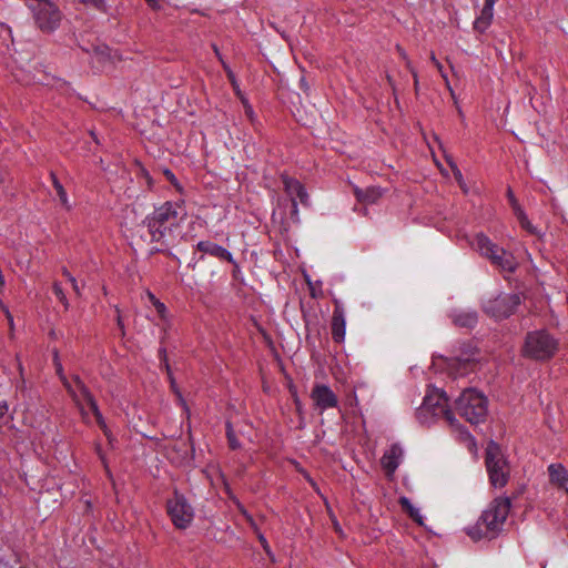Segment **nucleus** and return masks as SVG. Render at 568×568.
I'll use <instances>...</instances> for the list:
<instances>
[{
  "mask_svg": "<svg viewBox=\"0 0 568 568\" xmlns=\"http://www.w3.org/2000/svg\"><path fill=\"white\" fill-rule=\"evenodd\" d=\"M511 508L509 497H497L483 511L476 524L467 527L466 534L475 541L491 540L499 536Z\"/></svg>",
  "mask_w": 568,
  "mask_h": 568,
  "instance_id": "obj_1",
  "label": "nucleus"
},
{
  "mask_svg": "<svg viewBox=\"0 0 568 568\" xmlns=\"http://www.w3.org/2000/svg\"><path fill=\"white\" fill-rule=\"evenodd\" d=\"M558 349L557 341L544 329L529 332L526 335L521 353L535 361L550 359Z\"/></svg>",
  "mask_w": 568,
  "mask_h": 568,
  "instance_id": "obj_2",
  "label": "nucleus"
},
{
  "mask_svg": "<svg viewBox=\"0 0 568 568\" xmlns=\"http://www.w3.org/2000/svg\"><path fill=\"white\" fill-rule=\"evenodd\" d=\"M457 413L470 424L484 422L487 415V399L475 389H465L455 402Z\"/></svg>",
  "mask_w": 568,
  "mask_h": 568,
  "instance_id": "obj_3",
  "label": "nucleus"
},
{
  "mask_svg": "<svg viewBox=\"0 0 568 568\" xmlns=\"http://www.w3.org/2000/svg\"><path fill=\"white\" fill-rule=\"evenodd\" d=\"M475 245L480 255L488 258L499 270L509 273L516 270L517 263L514 255L493 243L485 234L479 233L476 235Z\"/></svg>",
  "mask_w": 568,
  "mask_h": 568,
  "instance_id": "obj_4",
  "label": "nucleus"
},
{
  "mask_svg": "<svg viewBox=\"0 0 568 568\" xmlns=\"http://www.w3.org/2000/svg\"><path fill=\"white\" fill-rule=\"evenodd\" d=\"M486 466L494 487H504L509 479V466L501 455L500 447L490 442L486 448Z\"/></svg>",
  "mask_w": 568,
  "mask_h": 568,
  "instance_id": "obj_5",
  "label": "nucleus"
},
{
  "mask_svg": "<svg viewBox=\"0 0 568 568\" xmlns=\"http://www.w3.org/2000/svg\"><path fill=\"white\" fill-rule=\"evenodd\" d=\"M166 511L178 529H186L194 517L193 508L178 490H174L173 497L168 499Z\"/></svg>",
  "mask_w": 568,
  "mask_h": 568,
  "instance_id": "obj_6",
  "label": "nucleus"
},
{
  "mask_svg": "<svg viewBox=\"0 0 568 568\" xmlns=\"http://www.w3.org/2000/svg\"><path fill=\"white\" fill-rule=\"evenodd\" d=\"M178 219V211L175 205L171 202H165L158 207L152 216L148 217V227L151 241L159 242L164 237V231H155V224H164L166 226L174 225Z\"/></svg>",
  "mask_w": 568,
  "mask_h": 568,
  "instance_id": "obj_7",
  "label": "nucleus"
},
{
  "mask_svg": "<svg viewBox=\"0 0 568 568\" xmlns=\"http://www.w3.org/2000/svg\"><path fill=\"white\" fill-rule=\"evenodd\" d=\"M520 304L518 294H498L485 305V312L497 320L509 317Z\"/></svg>",
  "mask_w": 568,
  "mask_h": 568,
  "instance_id": "obj_8",
  "label": "nucleus"
},
{
  "mask_svg": "<svg viewBox=\"0 0 568 568\" xmlns=\"http://www.w3.org/2000/svg\"><path fill=\"white\" fill-rule=\"evenodd\" d=\"M425 413H429L436 417H444L449 423L454 420V415L448 408V398L440 389H433L425 396L423 405L419 408V414Z\"/></svg>",
  "mask_w": 568,
  "mask_h": 568,
  "instance_id": "obj_9",
  "label": "nucleus"
},
{
  "mask_svg": "<svg viewBox=\"0 0 568 568\" xmlns=\"http://www.w3.org/2000/svg\"><path fill=\"white\" fill-rule=\"evenodd\" d=\"M36 23L43 32H52L61 21V13L57 6L48 0H40L33 7Z\"/></svg>",
  "mask_w": 568,
  "mask_h": 568,
  "instance_id": "obj_10",
  "label": "nucleus"
},
{
  "mask_svg": "<svg viewBox=\"0 0 568 568\" xmlns=\"http://www.w3.org/2000/svg\"><path fill=\"white\" fill-rule=\"evenodd\" d=\"M311 398L321 410L334 408L338 404L337 396L326 385H315Z\"/></svg>",
  "mask_w": 568,
  "mask_h": 568,
  "instance_id": "obj_11",
  "label": "nucleus"
},
{
  "mask_svg": "<svg viewBox=\"0 0 568 568\" xmlns=\"http://www.w3.org/2000/svg\"><path fill=\"white\" fill-rule=\"evenodd\" d=\"M403 457V449L398 444H393L382 456L381 465L387 478L392 479L399 460Z\"/></svg>",
  "mask_w": 568,
  "mask_h": 568,
  "instance_id": "obj_12",
  "label": "nucleus"
},
{
  "mask_svg": "<svg viewBox=\"0 0 568 568\" xmlns=\"http://www.w3.org/2000/svg\"><path fill=\"white\" fill-rule=\"evenodd\" d=\"M345 316L338 301H335V308L332 316L331 331L334 342L342 343L345 338Z\"/></svg>",
  "mask_w": 568,
  "mask_h": 568,
  "instance_id": "obj_13",
  "label": "nucleus"
},
{
  "mask_svg": "<svg viewBox=\"0 0 568 568\" xmlns=\"http://www.w3.org/2000/svg\"><path fill=\"white\" fill-rule=\"evenodd\" d=\"M53 364H54L55 372H57L60 381L62 382V384L65 387V389L69 393V395L74 400L75 405L79 407V409H80V412L82 414V417L84 419H87L88 418V414L84 412V408L81 405V402H80V398H79L77 392L73 389L71 383L68 381L67 376L63 373V367H62V364L60 362L59 353H58L57 349L53 352Z\"/></svg>",
  "mask_w": 568,
  "mask_h": 568,
  "instance_id": "obj_14",
  "label": "nucleus"
},
{
  "mask_svg": "<svg viewBox=\"0 0 568 568\" xmlns=\"http://www.w3.org/2000/svg\"><path fill=\"white\" fill-rule=\"evenodd\" d=\"M497 0H485L480 16L474 22V29L479 33H484L491 24L494 18V6Z\"/></svg>",
  "mask_w": 568,
  "mask_h": 568,
  "instance_id": "obj_15",
  "label": "nucleus"
},
{
  "mask_svg": "<svg viewBox=\"0 0 568 568\" xmlns=\"http://www.w3.org/2000/svg\"><path fill=\"white\" fill-rule=\"evenodd\" d=\"M354 194L358 202L365 204H374L384 195V190L379 186H368L366 189H361L358 186H354Z\"/></svg>",
  "mask_w": 568,
  "mask_h": 568,
  "instance_id": "obj_16",
  "label": "nucleus"
},
{
  "mask_svg": "<svg viewBox=\"0 0 568 568\" xmlns=\"http://www.w3.org/2000/svg\"><path fill=\"white\" fill-rule=\"evenodd\" d=\"M196 247L200 252L209 253L212 256L219 257L221 260H225L229 263L236 265V263L234 262V260L232 257V254L227 250H225L224 247H222L217 244L202 241V242L197 243Z\"/></svg>",
  "mask_w": 568,
  "mask_h": 568,
  "instance_id": "obj_17",
  "label": "nucleus"
},
{
  "mask_svg": "<svg viewBox=\"0 0 568 568\" xmlns=\"http://www.w3.org/2000/svg\"><path fill=\"white\" fill-rule=\"evenodd\" d=\"M283 183H284V186H285V191L291 195H295L296 197H298L300 202L304 205L307 204L308 202V194L305 190V187L303 186V184L297 181L296 179H292V178H287V176H284L283 178Z\"/></svg>",
  "mask_w": 568,
  "mask_h": 568,
  "instance_id": "obj_18",
  "label": "nucleus"
},
{
  "mask_svg": "<svg viewBox=\"0 0 568 568\" xmlns=\"http://www.w3.org/2000/svg\"><path fill=\"white\" fill-rule=\"evenodd\" d=\"M550 484L565 488L568 481V470L561 464H550L548 466Z\"/></svg>",
  "mask_w": 568,
  "mask_h": 568,
  "instance_id": "obj_19",
  "label": "nucleus"
},
{
  "mask_svg": "<svg viewBox=\"0 0 568 568\" xmlns=\"http://www.w3.org/2000/svg\"><path fill=\"white\" fill-rule=\"evenodd\" d=\"M452 321L457 327L473 328L478 322V315L476 312H459L452 315Z\"/></svg>",
  "mask_w": 568,
  "mask_h": 568,
  "instance_id": "obj_20",
  "label": "nucleus"
},
{
  "mask_svg": "<svg viewBox=\"0 0 568 568\" xmlns=\"http://www.w3.org/2000/svg\"><path fill=\"white\" fill-rule=\"evenodd\" d=\"M168 457L176 464H182L189 457V446L184 440L175 442L168 450Z\"/></svg>",
  "mask_w": 568,
  "mask_h": 568,
  "instance_id": "obj_21",
  "label": "nucleus"
},
{
  "mask_svg": "<svg viewBox=\"0 0 568 568\" xmlns=\"http://www.w3.org/2000/svg\"><path fill=\"white\" fill-rule=\"evenodd\" d=\"M399 505L402 506L403 510L408 514V516L419 526H423V517L419 514V510L415 508L408 498L400 497L398 500Z\"/></svg>",
  "mask_w": 568,
  "mask_h": 568,
  "instance_id": "obj_22",
  "label": "nucleus"
},
{
  "mask_svg": "<svg viewBox=\"0 0 568 568\" xmlns=\"http://www.w3.org/2000/svg\"><path fill=\"white\" fill-rule=\"evenodd\" d=\"M224 487H225V491L226 494L229 495V497L235 503L237 509L240 510V513L245 517L246 521L250 524V526L252 527V529L254 530V532H258V527L257 525L255 524L253 517L246 511V509L244 508V506L239 501V499H236L234 496H232V493H231V489H230V486L226 481H224Z\"/></svg>",
  "mask_w": 568,
  "mask_h": 568,
  "instance_id": "obj_23",
  "label": "nucleus"
},
{
  "mask_svg": "<svg viewBox=\"0 0 568 568\" xmlns=\"http://www.w3.org/2000/svg\"><path fill=\"white\" fill-rule=\"evenodd\" d=\"M51 179H52V184H53L54 190L57 191V195L59 196L61 205L65 210L70 211L71 204L68 200V195H67V192H65L63 185L60 183V181L58 180V178L54 173H51Z\"/></svg>",
  "mask_w": 568,
  "mask_h": 568,
  "instance_id": "obj_24",
  "label": "nucleus"
},
{
  "mask_svg": "<svg viewBox=\"0 0 568 568\" xmlns=\"http://www.w3.org/2000/svg\"><path fill=\"white\" fill-rule=\"evenodd\" d=\"M165 369L168 372L171 389L176 395L179 403L184 407V409L189 410L186 402H185L184 397L182 396L180 388L178 387L176 381L171 372V367L168 362L165 363Z\"/></svg>",
  "mask_w": 568,
  "mask_h": 568,
  "instance_id": "obj_25",
  "label": "nucleus"
},
{
  "mask_svg": "<svg viewBox=\"0 0 568 568\" xmlns=\"http://www.w3.org/2000/svg\"><path fill=\"white\" fill-rule=\"evenodd\" d=\"M146 295H148L149 301L155 307L159 316L162 320H166V307H165V305L162 302H160L152 292L148 291Z\"/></svg>",
  "mask_w": 568,
  "mask_h": 568,
  "instance_id": "obj_26",
  "label": "nucleus"
},
{
  "mask_svg": "<svg viewBox=\"0 0 568 568\" xmlns=\"http://www.w3.org/2000/svg\"><path fill=\"white\" fill-rule=\"evenodd\" d=\"M448 164H449V166H450V169L453 171L454 178L457 181L458 185L460 186L463 193L467 194L469 190H468V186H467L466 182L464 181V178H463V174H462L460 170L452 161H448Z\"/></svg>",
  "mask_w": 568,
  "mask_h": 568,
  "instance_id": "obj_27",
  "label": "nucleus"
},
{
  "mask_svg": "<svg viewBox=\"0 0 568 568\" xmlns=\"http://www.w3.org/2000/svg\"><path fill=\"white\" fill-rule=\"evenodd\" d=\"M226 437H227L229 446L231 449L235 450L241 447V445L235 436L232 424L230 422L226 423Z\"/></svg>",
  "mask_w": 568,
  "mask_h": 568,
  "instance_id": "obj_28",
  "label": "nucleus"
},
{
  "mask_svg": "<svg viewBox=\"0 0 568 568\" xmlns=\"http://www.w3.org/2000/svg\"><path fill=\"white\" fill-rule=\"evenodd\" d=\"M515 215L518 219L523 229H525L530 234H535V227L529 222V220H528L527 215L525 214V212L523 211V209L520 211H518L517 213H515Z\"/></svg>",
  "mask_w": 568,
  "mask_h": 568,
  "instance_id": "obj_29",
  "label": "nucleus"
},
{
  "mask_svg": "<svg viewBox=\"0 0 568 568\" xmlns=\"http://www.w3.org/2000/svg\"><path fill=\"white\" fill-rule=\"evenodd\" d=\"M13 419L12 414L9 412V405L6 399L0 397V420L4 424L11 422Z\"/></svg>",
  "mask_w": 568,
  "mask_h": 568,
  "instance_id": "obj_30",
  "label": "nucleus"
},
{
  "mask_svg": "<svg viewBox=\"0 0 568 568\" xmlns=\"http://www.w3.org/2000/svg\"><path fill=\"white\" fill-rule=\"evenodd\" d=\"M72 381L83 399L92 394L79 375H74Z\"/></svg>",
  "mask_w": 568,
  "mask_h": 568,
  "instance_id": "obj_31",
  "label": "nucleus"
},
{
  "mask_svg": "<svg viewBox=\"0 0 568 568\" xmlns=\"http://www.w3.org/2000/svg\"><path fill=\"white\" fill-rule=\"evenodd\" d=\"M83 4H90L95 10L106 13L108 12V6L104 0H79Z\"/></svg>",
  "mask_w": 568,
  "mask_h": 568,
  "instance_id": "obj_32",
  "label": "nucleus"
},
{
  "mask_svg": "<svg viewBox=\"0 0 568 568\" xmlns=\"http://www.w3.org/2000/svg\"><path fill=\"white\" fill-rule=\"evenodd\" d=\"M430 61L434 63V65L436 67V69L440 72L443 79L446 81V84H447V88L449 89L450 93H452V97L455 98V94L449 85V82H448V79H447V75L444 73V70H443V64L436 59L435 57V53L432 52L430 53Z\"/></svg>",
  "mask_w": 568,
  "mask_h": 568,
  "instance_id": "obj_33",
  "label": "nucleus"
},
{
  "mask_svg": "<svg viewBox=\"0 0 568 568\" xmlns=\"http://www.w3.org/2000/svg\"><path fill=\"white\" fill-rule=\"evenodd\" d=\"M53 292H54L55 296L58 297V300L63 304L64 308L68 310L69 302H68V298L59 283L53 284Z\"/></svg>",
  "mask_w": 568,
  "mask_h": 568,
  "instance_id": "obj_34",
  "label": "nucleus"
},
{
  "mask_svg": "<svg viewBox=\"0 0 568 568\" xmlns=\"http://www.w3.org/2000/svg\"><path fill=\"white\" fill-rule=\"evenodd\" d=\"M163 174L171 182V184L175 187L176 191H179V192L183 191L182 185L179 183V181L176 180L175 175L173 174V172L171 170L164 169Z\"/></svg>",
  "mask_w": 568,
  "mask_h": 568,
  "instance_id": "obj_35",
  "label": "nucleus"
},
{
  "mask_svg": "<svg viewBox=\"0 0 568 568\" xmlns=\"http://www.w3.org/2000/svg\"><path fill=\"white\" fill-rule=\"evenodd\" d=\"M507 197L510 202L514 213H517L518 211L521 210V206L519 205L517 199L515 197V194H514L511 187L507 189Z\"/></svg>",
  "mask_w": 568,
  "mask_h": 568,
  "instance_id": "obj_36",
  "label": "nucleus"
},
{
  "mask_svg": "<svg viewBox=\"0 0 568 568\" xmlns=\"http://www.w3.org/2000/svg\"><path fill=\"white\" fill-rule=\"evenodd\" d=\"M84 400L87 402V404L89 405L91 412L93 413L94 416L101 414L100 409H99V406H98V403L94 398V396L91 394L89 397H85Z\"/></svg>",
  "mask_w": 568,
  "mask_h": 568,
  "instance_id": "obj_37",
  "label": "nucleus"
},
{
  "mask_svg": "<svg viewBox=\"0 0 568 568\" xmlns=\"http://www.w3.org/2000/svg\"><path fill=\"white\" fill-rule=\"evenodd\" d=\"M94 417H95V419H97L98 425H99V426H100V428L103 430L104 435H105L106 437H109V435H110V430H109V428H108V426H106V424H105V422H104V418H103L102 414H99V415H97V416H94Z\"/></svg>",
  "mask_w": 568,
  "mask_h": 568,
  "instance_id": "obj_38",
  "label": "nucleus"
},
{
  "mask_svg": "<svg viewBox=\"0 0 568 568\" xmlns=\"http://www.w3.org/2000/svg\"><path fill=\"white\" fill-rule=\"evenodd\" d=\"M407 69L409 70V72H410V73H412V75H413V79H414V88H415V91L417 92V91H418V75H417V71H416V69L412 65L410 60H407Z\"/></svg>",
  "mask_w": 568,
  "mask_h": 568,
  "instance_id": "obj_39",
  "label": "nucleus"
},
{
  "mask_svg": "<svg viewBox=\"0 0 568 568\" xmlns=\"http://www.w3.org/2000/svg\"><path fill=\"white\" fill-rule=\"evenodd\" d=\"M256 536H257V539L258 541L261 542L263 549L266 551V554H271V550H270V546H268V542L266 540V538L264 537V535L258 530V532H255Z\"/></svg>",
  "mask_w": 568,
  "mask_h": 568,
  "instance_id": "obj_40",
  "label": "nucleus"
},
{
  "mask_svg": "<svg viewBox=\"0 0 568 568\" xmlns=\"http://www.w3.org/2000/svg\"><path fill=\"white\" fill-rule=\"evenodd\" d=\"M115 311L118 313V316H116V324L121 331V336H124L125 335V328H124V324H123V321H122V317H121V314H120V308L119 307H115Z\"/></svg>",
  "mask_w": 568,
  "mask_h": 568,
  "instance_id": "obj_41",
  "label": "nucleus"
},
{
  "mask_svg": "<svg viewBox=\"0 0 568 568\" xmlns=\"http://www.w3.org/2000/svg\"><path fill=\"white\" fill-rule=\"evenodd\" d=\"M291 216L292 219L294 220H298V210H297V202L295 199H292V212H291Z\"/></svg>",
  "mask_w": 568,
  "mask_h": 568,
  "instance_id": "obj_42",
  "label": "nucleus"
},
{
  "mask_svg": "<svg viewBox=\"0 0 568 568\" xmlns=\"http://www.w3.org/2000/svg\"><path fill=\"white\" fill-rule=\"evenodd\" d=\"M16 359H17V367H18V371H19V376L20 377H24V368H23V365L21 363L19 354L16 355Z\"/></svg>",
  "mask_w": 568,
  "mask_h": 568,
  "instance_id": "obj_43",
  "label": "nucleus"
},
{
  "mask_svg": "<svg viewBox=\"0 0 568 568\" xmlns=\"http://www.w3.org/2000/svg\"><path fill=\"white\" fill-rule=\"evenodd\" d=\"M227 77H229V79H230V81L232 83L233 89L234 90L240 89L239 85H237V82L235 80V77H234V74H233V72L231 70H227Z\"/></svg>",
  "mask_w": 568,
  "mask_h": 568,
  "instance_id": "obj_44",
  "label": "nucleus"
},
{
  "mask_svg": "<svg viewBox=\"0 0 568 568\" xmlns=\"http://www.w3.org/2000/svg\"><path fill=\"white\" fill-rule=\"evenodd\" d=\"M142 175L146 180L149 187H151L153 184V180H152L151 175L149 174V172L144 168H142Z\"/></svg>",
  "mask_w": 568,
  "mask_h": 568,
  "instance_id": "obj_45",
  "label": "nucleus"
},
{
  "mask_svg": "<svg viewBox=\"0 0 568 568\" xmlns=\"http://www.w3.org/2000/svg\"><path fill=\"white\" fill-rule=\"evenodd\" d=\"M244 110H245L246 116L250 119L251 122H253L254 121V112H253L252 106L246 105V108Z\"/></svg>",
  "mask_w": 568,
  "mask_h": 568,
  "instance_id": "obj_46",
  "label": "nucleus"
},
{
  "mask_svg": "<svg viewBox=\"0 0 568 568\" xmlns=\"http://www.w3.org/2000/svg\"><path fill=\"white\" fill-rule=\"evenodd\" d=\"M70 283L72 284V288L77 295H80V288L78 286L77 280L73 276H70Z\"/></svg>",
  "mask_w": 568,
  "mask_h": 568,
  "instance_id": "obj_47",
  "label": "nucleus"
},
{
  "mask_svg": "<svg viewBox=\"0 0 568 568\" xmlns=\"http://www.w3.org/2000/svg\"><path fill=\"white\" fill-rule=\"evenodd\" d=\"M235 92H236V95L241 99V101H242V103H243L244 109L246 108V105H251V104L248 103V101L245 99V97L242 94V92H241V90H240V89L235 90Z\"/></svg>",
  "mask_w": 568,
  "mask_h": 568,
  "instance_id": "obj_48",
  "label": "nucleus"
},
{
  "mask_svg": "<svg viewBox=\"0 0 568 568\" xmlns=\"http://www.w3.org/2000/svg\"><path fill=\"white\" fill-rule=\"evenodd\" d=\"M235 92H236V95L241 99V101H242V103H243L244 109L246 108V105H251V104L248 103V101L245 99V97L242 94V92H241V90H240V89L235 90Z\"/></svg>",
  "mask_w": 568,
  "mask_h": 568,
  "instance_id": "obj_49",
  "label": "nucleus"
},
{
  "mask_svg": "<svg viewBox=\"0 0 568 568\" xmlns=\"http://www.w3.org/2000/svg\"><path fill=\"white\" fill-rule=\"evenodd\" d=\"M235 92H236V95L241 99V101H242V103H243L244 109L246 108V105H251V104L248 103V101L245 99V97L242 94V92H241V90H240V89L235 90Z\"/></svg>",
  "mask_w": 568,
  "mask_h": 568,
  "instance_id": "obj_50",
  "label": "nucleus"
},
{
  "mask_svg": "<svg viewBox=\"0 0 568 568\" xmlns=\"http://www.w3.org/2000/svg\"><path fill=\"white\" fill-rule=\"evenodd\" d=\"M235 92H236V95L241 99V101H242V103H243L244 109L246 108V105H251V104L248 103V101L245 99V97L242 94V92H241V90H240V89L235 90Z\"/></svg>",
  "mask_w": 568,
  "mask_h": 568,
  "instance_id": "obj_51",
  "label": "nucleus"
},
{
  "mask_svg": "<svg viewBox=\"0 0 568 568\" xmlns=\"http://www.w3.org/2000/svg\"><path fill=\"white\" fill-rule=\"evenodd\" d=\"M235 92H236V95L241 99V101H242V103H243L244 109L246 108V105H251V104L248 103V101L245 99V97L242 94V92H241V90H240V89L235 90Z\"/></svg>",
  "mask_w": 568,
  "mask_h": 568,
  "instance_id": "obj_52",
  "label": "nucleus"
},
{
  "mask_svg": "<svg viewBox=\"0 0 568 568\" xmlns=\"http://www.w3.org/2000/svg\"><path fill=\"white\" fill-rule=\"evenodd\" d=\"M235 92H236V95L241 99V101H242V103H243L244 109L246 108V105H251V104L248 103V101L245 99V97L242 94V92H241V90H240V89L235 90Z\"/></svg>",
  "mask_w": 568,
  "mask_h": 568,
  "instance_id": "obj_53",
  "label": "nucleus"
},
{
  "mask_svg": "<svg viewBox=\"0 0 568 568\" xmlns=\"http://www.w3.org/2000/svg\"><path fill=\"white\" fill-rule=\"evenodd\" d=\"M153 10H160L161 6L158 0H145Z\"/></svg>",
  "mask_w": 568,
  "mask_h": 568,
  "instance_id": "obj_54",
  "label": "nucleus"
},
{
  "mask_svg": "<svg viewBox=\"0 0 568 568\" xmlns=\"http://www.w3.org/2000/svg\"><path fill=\"white\" fill-rule=\"evenodd\" d=\"M396 50L397 52L399 53V55L405 60V62L407 63V60L408 59V55L406 53V51L400 47V45H396Z\"/></svg>",
  "mask_w": 568,
  "mask_h": 568,
  "instance_id": "obj_55",
  "label": "nucleus"
},
{
  "mask_svg": "<svg viewBox=\"0 0 568 568\" xmlns=\"http://www.w3.org/2000/svg\"><path fill=\"white\" fill-rule=\"evenodd\" d=\"M331 517H332L333 527H334L335 531L341 532V526H339L338 521L336 520V518L333 515H331Z\"/></svg>",
  "mask_w": 568,
  "mask_h": 568,
  "instance_id": "obj_56",
  "label": "nucleus"
},
{
  "mask_svg": "<svg viewBox=\"0 0 568 568\" xmlns=\"http://www.w3.org/2000/svg\"><path fill=\"white\" fill-rule=\"evenodd\" d=\"M18 389L24 390L26 389V378L20 377V383L17 385Z\"/></svg>",
  "mask_w": 568,
  "mask_h": 568,
  "instance_id": "obj_57",
  "label": "nucleus"
},
{
  "mask_svg": "<svg viewBox=\"0 0 568 568\" xmlns=\"http://www.w3.org/2000/svg\"><path fill=\"white\" fill-rule=\"evenodd\" d=\"M154 226H155V231H164V234L169 230V226H166L164 224H155Z\"/></svg>",
  "mask_w": 568,
  "mask_h": 568,
  "instance_id": "obj_58",
  "label": "nucleus"
},
{
  "mask_svg": "<svg viewBox=\"0 0 568 568\" xmlns=\"http://www.w3.org/2000/svg\"><path fill=\"white\" fill-rule=\"evenodd\" d=\"M307 481L311 484V486L313 487V489H314L315 491H317V493H318V486H317V484L313 480V478H312V477H311V478H308V480H307Z\"/></svg>",
  "mask_w": 568,
  "mask_h": 568,
  "instance_id": "obj_59",
  "label": "nucleus"
},
{
  "mask_svg": "<svg viewBox=\"0 0 568 568\" xmlns=\"http://www.w3.org/2000/svg\"><path fill=\"white\" fill-rule=\"evenodd\" d=\"M307 481L311 484V486L313 487V489H314L315 491H317V493H318V486H317V484L313 480V478H312V477H311V478H308V480H307Z\"/></svg>",
  "mask_w": 568,
  "mask_h": 568,
  "instance_id": "obj_60",
  "label": "nucleus"
},
{
  "mask_svg": "<svg viewBox=\"0 0 568 568\" xmlns=\"http://www.w3.org/2000/svg\"><path fill=\"white\" fill-rule=\"evenodd\" d=\"M7 318L9 321L10 326H13V318L8 310H6Z\"/></svg>",
  "mask_w": 568,
  "mask_h": 568,
  "instance_id": "obj_61",
  "label": "nucleus"
},
{
  "mask_svg": "<svg viewBox=\"0 0 568 568\" xmlns=\"http://www.w3.org/2000/svg\"><path fill=\"white\" fill-rule=\"evenodd\" d=\"M7 318L9 321L10 326H13V318L8 310H6Z\"/></svg>",
  "mask_w": 568,
  "mask_h": 568,
  "instance_id": "obj_62",
  "label": "nucleus"
},
{
  "mask_svg": "<svg viewBox=\"0 0 568 568\" xmlns=\"http://www.w3.org/2000/svg\"><path fill=\"white\" fill-rule=\"evenodd\" d=\"M97 452H98V454H99V456H100L101 460L104 463V456H103V455H102V453H101V446H100V444H98V445H97Z\"/></svg>",
  "mask_w": 568,
  "mask_h": 568,
  "instance_id": "obj_63",
  "label": "nucleus"
},
{
  "mask_svg": "<svg viewBox=\"0 0 568 568\" xmlns=\"http://www.w3.org/2000/svg\"><path fill=\"white\" fill-rule=\"evenodd\" d=\"M62 274L70 281V276H72V275L65 267L62 268Z\"/></svg>",
  "mask_w": 568,
  "mask_h": 568,
  "instance_id": "obj_64",
  "label": "nucleus"
}]
</instances>
